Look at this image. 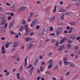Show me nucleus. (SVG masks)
I'll use <instances>...</instances> for the list:
<instances>
[{
	"instance_id": "22",
	"label": "nucleus",
	"mask_w": 80,
	"mask_h": 80,
	"mask_svg": "<svg viewBox=\"0 0 80 80\" xmlns=\"http://www.w3.org/2000/svg\"><path fill=\"white\" fill-rule=\"evenodd\" d=\"M20 29H19V31L20 32H22L23 30V29L24 28V27L23 26H21L20 28Z\"/></svg>"
},
{
	"instance_id": "62",
	"label": "nucleus",
	"mask_w": 80,
	"mask_h": 80,
	"mask_svg": "<svg viewBox=\"0 0 80 80\" xmlns=\"http://www.w3.org/2000/svg\"><path fill=\"white\" fill-rule=\"evenodd\" d=\"M50 8V7H48L46 8V11L48 10V9Z\"/></svg>"
},
{
	"instance_id": "55",
	"label": "nucleus",
	"mask_w": 80,
	"mask_h": 80,
	"mask_svg": "<svg viewBox=\"0 0 80 80\" xmlns=\"http://www.w3.org/2000/svg\"><path fill=\"white\" fill-rule=\"evenodd\" d=\"M62 61H61L59 63V65H62Z\"/></svg>"
},
{
	"instance_id": "1",
	"label": "nucleus",
	"mask_w": 80,
	"mask_h": 80,
	"mask_svg": "<svg viewBox=\"0 0 80 80\" xmlns=\"http://www.w3.org/2000/svg\"><path fill=\"white\" fill-rule=\"evenodd\" d=\"M63 31V29H62V27H59L58 28V30L56 31V36H58L60 35V34L62 33Z\"/></svg>"
},
{
	"instance_id": "50",
	"label": "nucleus",
	"mask_w": 80,
	"mask_h": 80,
	"mask_svg": "<svg viewBox=\"0 0 80 80\" xmlns=\"http://www.w3.org/2000/svg\"><path fill=\"white\" fill-rule=\"evenodd\" d=\"M20 71H22V66H21L20 69H19Z\"/></svg>"
},
{
	"instance_id": "16",
	"label": "nucleus",
	"mask_w": 80,
	"mask_h": 80,
	"mask_svg": "<svg viewBox=\"0 0 80 80\" xmlns=\"http://www.w3.org/2000/svg\"><path fill=\"white\" fill-rule=\"evenodd\" d=\"M27 58H26L25 59V65H24V67H26L25 65H27Z\"/></svg>"
},
{
	"instance_id": "43",
	"label": "nucleus",
	"mask_w": 80,
	"mask_h": 80,
	"mask_svg": "<svg viewBox=\"0 0 80 80\" xmlns=\"http://www.w3.org/2000/svg\"><path fill=\"white\" fill-rule=\"evenodd\" d=\"M40 73V70L38 69L37 71V73Z\"/></svg>"
},
{
	"instance_id": "53",
	"label": "nucleus",
	"mask_w": 80,
	"mask_h": 80,
	"mask_svg": "<svg viewBox=\"0 0 80 80\" xmlns=\"http://www.w3.org/2000/svg\"><path fill=\"white\" fill-rule=\"evenodd\" d=\"M32 67V65L30 64L29 66L27 68H29Z\"/></svg>"
},
{
	"instance_id": "37",
	"label": "nucleus",
	"mask_w": 80,
	"mask_h": 80,
	"mask_svg": "<svg viewBox=\"0 0 80 80\" xmlns=\"http://www.w3.org/2000/svg\"><path fill=\"white\" fill-rule=\"evenodd\" d=\"M69 74H70V72H66V73L65 74V76H67V75H69Z\"/></svg>"
},
{
	"instance_id": "61",
	"label": "nucleus",
	"mask_w": 80,
	"mask_h": 80,
	"mask_svg": "<svg viewBox=\"0 0 80 80\" xmlns=\"http://www.w3.org/2000/svg\"><path fill=\"white\" fill-rule=\"evenodd\" d=\"M16 38H18V35H17L15 36Z\"/></svg>"
},
{
	"instance_id": "23",
	"label": "nucleus",
	"mask_w": 80,
	"mask_h": 80,
	"mask_svg": "<svg viewBox=\"0 0 80 80\" xmlns=\"http://www.w3.org/2000/svg\"><path fill=\"white\" fill-rule=\"evenodd\" d=\"M70 24L71 25H76V24L75 23H74V22H71Z\"/></svg>"
},
{
	"instance_id": "25",
	"label": "nucleus",
	"mask_w": 80,
	"mask_h": 80,
	"mask_svg": "<svg viewBox=\"0 0 80 80\" xmlns=\"http://www.w3.org/2000/svg\"><path fill=\"white\" fill-rule=\"evenodd\" d=\"M5 46L6 48H8V47H9V44L8 43H6Z\"/></svg>"
},
{
	"instance_id": "20",
	"label": "nucleus",
	"mask_w": 80,
	"mask_h": 80,
	"mask_svg": "<svg viewBox=\"0 0 80 80\" xmlns=\"http://www.w3.org/2000/svg\"><path fill=\"white\" fill-rule=\"evenodd\" d=\"M0 18H3V19H4V18H5V15H3V14H1L0 15Z\"/></svg>"
},
{
	"instance_id": "40",
	"label": "nucleus",
	"mask_w": 80,
	"mask_h": 80,
	"mask_svg": "<svg viewBox=\"0 0 80 80\" xmlns=\"http://www.w3.org/2000/svg\"><path fill=\"white\" fill-rule=\"evenodd\" d=\"M46 31V29H43L42 30V33L44 34V33H45V32Z\"/></svg>"
},
{
	"instance_id": "39",
	"label": "nucleus",
	"mask_w": 80,
	"mask_h": 80,
	"mask_svg": "<svg viewBox=\"0 0 80 80\" xmlns=\"http://www.w3.org/2000/svg\"><path fill=\"white\" fill-rule=\"evenodd\" d=\"M58 44H59V42H58V41H57L56 43V46L57 47L58 45Z\"/></svg>"
},
{
	"instance_id": "12",
	"label": "nucleus",
	"mask_w": 80,
	"mask_h": 80,
	"mask_svg": "<svg viewBox=\"0 0 80 80\" xmlns=\"http://www.w3.org/2000/svg\"><path fill=\"white\" fill-rule=\"evenodd\" d=\"M64 47V46L63 45H62V46H60L59 47V49L58 50L59 52H61V51H62V50H63V48Z\"/></svg>"
},
{
	"instance_id": "19",
	"label": "nucleus",
	"mask_w": 80,
	"mask_h": 80,
	"mask_svg": "<svg viewBox=\"0 0 80 80\" xmlns=\"http://www.w3.org/2000/svg\"><path fill=\"white\" fill-rule=\"evenodd\" d=\"M29 45L30 46H29V47L28 48V49H30V48H32L33 46V44H31V42H30V43H29Z\"/></svg>"
},
{
	"instance_id": "21",
	"label": "nucleus",
	"mask_w": 80,
	"mask_h": 80,
	"mask_svg": "<svg viewBox=\"0 0 80 80\" xmlns=\"http://www.w3.org/2000/svg\"><path fill=\"white\" fill-rule=\"evenodd\" d=\"M55 17H52L51 18L50 21L51 22H53L54 20H55Z\"/></svg>"
},
{
	"instance_id": "41",
	"label": "nucleus",
	"mask_w": 80,
	"mask_h": 80,
	"mask_svg": "<svg viewBox=\"0 0 80 80\" xmlns=\"http://www.w3.org/2000/svg\"><path fill=\"white\" fill-rule=\"evenodd\" d=\"M75 49L76 50H77L78 49V46H76L75 47Z\"/></svg>"
},
{
	"instance_id": "29",
	"label": "nucleus",
	"mask_w": 80,
	"mask_h": 80,
	"mask_svg": "<svg viewBox=\"0 0 80 80\" xmlns=\"http://www.w3.org/2000/svg\"><path fill=\"white\" fill-rule=\"evenodd\" d=\"M64 18V15H63L62 16H61V19L62 20V21H63V19Z\"/></svg>"
},
{
	"instance_id": "28",
	"label": "nucleus",
	"mask_w": 80,
	"mask_h": 80,
	"mask_svg": "<svg viewBox=\"0 0 80 80\" xmlns=\"http://www.w3.org/2000/svg\"><path fill=\"white\" fill-rule=\"evenodd\" d=\"M10 33L11 35H13V34H15V32L12 31H11L10 32Z\"/></svg>"
},
{
	"instance_id": "2",
	"label": "nucleus",
	"mask_w": 80,
	"mask_h": 80,
	"mask_svg": "<svg viewBox=\"0 0 80 80\" xmlns=\"http://www.w3.org/2000/svg\"><path fill=\"white\" fill-rule=\"evenodd\" d=\"M24 28L26 31L25 33V35H28L30 28H29L28 27V25L27 24H26V25L24 26Z\"/></svg>"
},
{
	"instance_id": "47",
	"label": "nucleus",
	"mask_w": 80,
	"mask_h": 80,
	"mask_svg": "<svg viewBox=\"0 0 80 80\" xmlns=\"http://www.w3.org/2000/svg\"><path fill=\"white\" fill-rule=\"evenodd\" d=\"M10 73V72H7L6 73V75L7 76H8V75H9Z\"/></svg>"
},
{
	"instance_id": "63",
	"label": "nucleus",
	"mask_w": 80,
	"mask_h": 80,
	"mask_svg": "<svg viewBox=\"0 0 80 80\" xmlns=\"http://www.w3.org/2000/svg\"><path fill=\"white\" fill-rule=\"evenodd\" d=\"M52 78L53 80H56V78L55 77H52Z\"/></svg>"
},
{
	"instance_id": "31",
	"label": "nucleus",
	"mask_w": 80,
	"mask_h": 80,
	"mask_svg": "<svg viewBox=\"0 0 80 80\" xmlns=\"http://www.w3.org/2000/svg\"><path fill=\"white\" fill-rule=\"evenodd\" d=\"M22 22H23L22 23L23 25H25L26 24V22H25V20H23Z\"/></svg>"
},
{
	"instance_id": "7",
	"label": "nucleus",
	"mask_w": 80,
	"mask_h": 80,
	"mask_svg": "<svg viewBox=\"0 0 80 80\" xmlns=\"http://www.w3.org/2000/svg\"><path fill=\"white\" fill-rule=\"evenodd\" d=\"M68 38V37H64L60 41L59 44L60 45H62L63 43H64L65 41V40H67Z\"/></svg>"
},
{
	"instance_id": "64",
	"label": "nucleus",
	"mask_w": 80,
	"mask_h": 80,
	"mask_svg": "<svg viewBox=\"0 0 80 80\" xmlns=\"http://www.w3.org/2000/svg\"><path fill=\"white\" fill-rule=\"evenodd\" d=\"M16 71V68H15L13 69V72H15Z\"/></svg>"
},
{
	"instance_id": "34",
	"label": "nucleus",
	"mask_w": 80,
	"mask_h": 80,
	"mask_svg": "<svg viewBox=\"0 0 80 80\" xmlns=\"http://www.w3.org/2000/svg\"><path fill=\"white\" fill-rule=\"evenodd\" d=\"M40 71L42 72L43 70V68H42V67L41 66L40 68Z\"/></svg>"
},
{
	"instance_id": "13",
	"label": "nucleus",
	"mask_w": 80,
	"mask_h": 80,
	"mask_svg": "<svg viewBox=\"0 0 80 80\" xmlns=\"http://www.w3.org/2000/svg\"><path fill=\"white\" fill-rule=\"evenodd\" d=\"M14 22H15V20H13L11 23L9 24V27L10 28H12V25H13V23H14Z\"/></svg>"
},
{
	"instance_id": "42",
	"label": "nucleus",
	"mask_w": 80,
	"mask_h": 80,
	"mask_svg": "<svg viewBox=\"0 0 80 80\" xmlns=\"http://www.w3.org/2000/svg\"><path fill=\"white\" fill-rule=\"evenodd\" d=\"M6 5H7V6H10V4L8 2H7L6 4Z\"/></svg>"
},
{
	"instance_id": "15",
	"label": "nucleus",
	"mask_w": 80,
	"mask_h": 80,
	"mask_svg": "<svg viewBox=\"0 0 80 80\" xmlns=\"http://www.w3.org/2000/svg\"><path fill=\"white\" fill-rule=\"evenodd\" d=\"M70 67H71L74 68V67H75V64H74V63L73 62H71L70 63Z\"/></svg>"
},
{
	"instance_id": "24",
	"label": "nucleus",
	"mask_w": 80,
	"mask_h": 80,
	"mask_svg": "<svg viewBox=\"0 0 80 80\" xmlns=\"http://www.w3.org/2000/svg\"><path fill=\"white\" fill-rule=\"evenodd\" d=\"M65 9H61L60 10H59V12H65Z\"/></svg>"
},
{
	"instance_id": "3",
	"label": "nucleus",
	"mask_w": 80,
	"mask_h": 80,
	"mask_svg": "<svg viewBox=\"0 0 80 80\" xmlns=\"http://www.w3.org/2000/svg\"><path fill=\"white\" fill-rule=\"evenodd\" d=\"M48 64H49L48 67V68H52V66H53V61L52 60H49V61L48 62Z\"/></svg>"
},
{
	"instance_id": "56",
	"label": "nucleus",
	"mask_w": 80,
	"mask_h": 80,
	"mask_svg": "<svg viewBox=\"0 0 80 80\" xmlns=\"http://www.w3.org/2000/svg\"><path fill=\"white\" fill-rule=\"evenodd\" d=\"M52 43H55V39H53L52 41Z\"/></svg>"
},
{
	"instance_id": "52",
	"label": "nucleus",
	"mask_w": 80,
	"mask_h": 80,
	"mask_svg": "<svg viewBox=\"0 0 80 80\" xmlns=\"http://www.w3.org/2000/svg\"><path fill=\"white\" fill-rule=\"evenodd\" d=\"M11 17H12V16H14V14H13V13H12V12H11Z\"/></svg>"
},
{
	"instance_id": "35",
	"label": "nucleus",
	"mask_w": 80,
	"mask_h": 80,
	"mask_svg": "<svg viewBox=\"0 0 80 80\" xmlns=\"http://www.w3.org/2000/svg\"><path fill=\"white\" fill-rule=\"evenodd\" d=\"M46 74L47 75H50V73L48 71H46Z\"/></svg>"
},
{
	"instance_id": "8",
	"label": "nucleus",
	"mask_w": 80,
	"mask_h": 80,
	"mask_svg": "<svg viewBox=\"0 0 80 80\" xmlns=\"http://www.w3.org/2000/svg\"><path fill=\"white\" fill-rule=\"evenodd\" d=\"M1 52L2 54L5 53V45H3L1 48Z\"/></svg>"
},
{
	"instance_id": "5",
	"label": "nucleus",
	"mask_w": 80,
	"mask_h": 80,
	"mask_svg": "<svg viewBox=\"0 0 80 80\" xmlns=\"http://www.w3.org/2000/svg\"><path fill=\"white\" fill-rule=\"evenodd\" d=\"M63 59L64 64L66 65H66H68L69 64V62H67V58L64 57L63 58Z\"/></svg>"
},
{
	"instance_id": "36",
	"label": "nucleus",
	"mask_w": 80,
	"mask_h": 80,
	"mask_svg": "<svg viewBox=\"0 0 80 80\" xmlns=\"http://www.w3.org/2000/svg\"><path fill=\"white\" fill-rule=\"evenodd\" d=\"M53 27H51L50 28V32H51V31H52V30H53Z\"/></svg>"
},
{
	"instance_id": "57",
	"label": "nucleus",
	"mask_w": 80,
	"mask_h": 80,
	"mask_svg": "<svg viewBox=\"0 0 80 80\" xmlns=\"http://www.w3.org/2000/svg\"><path fill=\"white\" fill-rule=\"evenodd\" d=\"M50 40L49 39H47L45 40V42L46 43V42H48Z\"/></svg>"
},
{
	"instance_id": "60",
	"label": "nucleus",
	"mask_w": 80,
	"mask_h": 80,
	"mask_svg": "<svg viewBox=\"0 0 80 80\" xmlns=\"http://www.w3.org/2000/svg\"><path fill=\"white\" fill-rule=\"evenodd\" d=\"M41 78V77L38 76V77L37 78V80H38L39 79H40Z\"/></svg>"
},
{
	"instance_id": "14",
	"label": "nucleus",
	"mask_w": 80,
	"mask_h": 80,
	"mask_svg": "<svg viewBox=\"0 0 80 80\" xmlns=\"http://www.w3.org/2000/svg\"><path fill=\"white\" fill-rule=\"evenodd\" d=\"M71 39L72 40H75L76 39V36L75 35H72L71 36Z\"/></svg>"
},
{
	"instance_id": "30",
	"label": "nucleus",
	"mask_w": 80,
	"mask_h": 80,
	"mask_svg": "<svg viewBox=\"0 0 80 80\" xmlns=\"http://www.w3.org/2000/svg\"><path fill=\"white\" fill-rule=\"evenodd\" d=\"M54 70H57V69H58V66L56 65V66H55L54 68Z\"/></svg>"
},
{
	"instance_id": "45",
	"label": "nucleus",
	"mask_w": 80,
	"mask_h": 80,
	"mask_svg": "<svg viewBox=\"0 0 80 80\" xmlns=\"http://www.w3.org/2000/svg\"><path fill=\"white\" fill-rule=\"evenodd\" d=\"M11 18H12V17H11L10 16H9V17H8V20H10V19H11Z\"/></svg>"
},
{
	"instance_id": "4",
	"label": "nucleus",
	"mask_w": 80,
	"mask_h": 80,
	"mask_svg": "<svg viewBox=\"0 0 80 80\" xmlns=\"http://www.w3.org/2000/svg\"><path fill=\"white\" fill-rule=\"evenodd\" d=\"M37 19H34L30 25L31 27H33L34 25H35L37 23Z\"/></svg>"
},
{
	"instance_id": "51",
	"label": "nucleus",
	"mask_w": 80,
	"mask_h": 80,
	"mask_svg": "<svg viewBox=\"0 0 80 80\" xmlns=\"http://www.w3.org/2000/svg\"><path fill=\"white\" fill-rule=\"evenodd\" d=\"M34 34V32H31V33H30V36H32V35Z\"/></svg>"
},
{
	"instance_id": "48",
	"label": "nucleus",
	"mask_w": 80,
	"mask_h": 80,
	"mask_svg": "<svg viewBox=\"0 0 80 80\" xmlns=\"http://www.w3.org/2000/svg\"><path fill=\"white\" fill-rule=\"evenodd\" d=\"M45 64V63L44 62V61H42V65H44Z\"/></svg>"
},
{
	"instance_id": "46",
	"label": "nucleus",
	"mask_w": 80,
	"mask_h": 80,
	"mask_svg": "<svg viewBox=\"0 0 80 80\" xmlns=\"http://www.w3.org/2000/svg\"><path fill=\"white\" fill-rule=\"evenodd\" d=\"M50 36H53V35H55V33H51L50 34Z\"/></svg>"
},
{
	"instance_id": "33",
	"label": "nucleus",
	"mask_w": 80,
	"mask_h": 80,
	"mask_svg": "<svg viewBox=\"0 0 80 80\" xmlns=\"http://www.w3.org/2000/svg\"><path fill=\"white\" fill-rule=\"evenodd\" d=\"M40 28V26L38 25H37V26L36 27V28L37 30H38V29H39Z\"/></svg>"
},
{
	"instance_id": "26",
	"label": "nucleus",
	"mask_w": 80,
	"mask_h": 80,
	"mask_svg": "<svg viewBox=\"0 0 80 80\" xmlns=\"http://www.w3.org/2000/svg\"><path fill=\"white\" fill-rule=\"evenodd\" d=\"M70 46H71V44H68V50H69V49H70Z\"/></svg>"
},
{
	"instance_id": "38",
	"label": "nucleus",
	"mask_w": 80,
	"mask_h": 80,
	"mask_svg": "<svg viewBox=\"0 0 80 80\" xmlns=\"http://www.w3.org/2000/svg\"><path fill=\"white\" fill-rule=\"evenodd\" d=\"M44 34L42 32L41 33H40L39 36H40V37H42V36H43V35Z\"/></svg>"
},
{
	"instance_id": "9",
	"label": "nucleus",
	"mask_w": 80,
	"mask_h": 80,
	"mask_svg": "<svg viewBox=\"0 0 80 80\" xmlns=\"http://www.w3.org/2000/svg\"><path fill=\"white\" fill-rule=\"evenodd\" d=\"M38 62H39V61L38 59H37L35 60V62L34 63V65L35 67L37 65V63H38Z\"/></svg>"
},
{
	"instance_id": "10",
	"label": "nucleus",
	"mask_w": 80,
	"mask_h": 80,
	"mask_svg": "<svg viewBox=\"0 0 80 80\" xmlns=\"http://www.w3.org/2000/svg\"><path fill=\"white\" fill-rule=\"evenodd\" d=\"M33 66H32V68L30 69V74L29 75L30 76V75H32V73H33Z\"/></svg>"
},
{
	"instance_id": "54",
	"label": "nucleus",
	"mask_w": 80,
	"mask_h": 80,
	"mask_svg": "<svg viewBox=\"0 0 80 80\" xmlns=\"http://www.w3.org/2000/svg\"><path fill=\"white\" fill-rule=\"evenodd\" d=\"M7 42L9 44H9H12V42H9L7 41Z\"/></svg>"
},
{
	"instance_id": "17",
	"label": "nucleus",
	"mask_w": 80,
	"mask_h": 80,
	"mask_svg": "<svg viewBox=\"0 0 80 80\" xmlns=\"http://www.w3.org/2000/svg\"><path fill=\"white\" fill-rule=\"evenodd\" d=\"M25 9H26V7H23L20 8V11H22V10H25Z\"/></svg>"
},
{
	"instance_id": "6",
	"label": "nucleus",
	"mask_w": 80,
	"mask_h": 80,
	"mask_svg": "<svg viewBox=\"0 0 80 80\" xmlns=\"http://www.w3.org/2000/svg\"><path fill=\"white\" fill-rule=\"evenodd\" d=\"M5 25L4 28H7V24L6 23L5 20H2V23H1V25Z\"/></svg>"
},
{
	"instance_id": "49",
	"label": "nucleus",
	"mask_w": 80,
	"mask_h": 80,
	"mask_svg": "<svg viewBox=\"0 0 80 80\" xmlns=\"http://www.w3.org/2000/svg\"><path fill=\"white\" fill-rule=\"evenodd\" d=\"M67 42H69V43H73V41H71L70 40L68 41Z\"/></svg>"
},
{
	"instance_id": "11",
	"label": "nucleus",
	"mask_w": 80,
	"mask_h": 80,
	"mask_svg": "<svg viewBox=\"0 0 80 80\" xmlns=\"http://www.w3.org/2000/svg\"><path fill=\"white\" fill-rule=\"evenodd\" d=\"M19 44L17 42H14V45L13 46V47L14 48H16L17 47L18 45Z\"/></svg>"
},
{
	"instance_id": "58",
	"label": "nucleus",
	"mask_w": 80,
	"mask_h": 80,
	"mask_svg": "<svg viewBox=\"0 0 80 80\" xmlns=\"http://www.w3.org/2000/svg\"><path fill=\"white\" fill-rule=\"evenodd\" d=\"M33 14H34L33 13V12H32L30 13V16H32V15H33Z\"/></svg>"
},
{
	"instance_id": "59",
	"label": "nucleus",
	"mask_w": 80,
	"mask_h": 80,
	"mask_svg": "<svg viewBox=\"0 0 80 80\" xmlns=\"http://www.w3.org/2000/svg\"><path fill=\"white\" fill-rule=\"evenodd\" d=\"M51 55H52V52H51L50 53H49L48 55V57H50Z\"/></svg>"
},
{
	"instance_id": "27",
	"label": "nucleus",
	"mask_w": 80,
	"mask_h": 80,
	"mask_svg": "<svg viewBox=\"0 0 80 80\" xmlns=\"http://www.w3.org/2000/svg\"><path fill=\"white\" fill-rule=\"evenodd\" d=\"M11 8H12V10H15V6L14 5L12 6V7H11Z\"/></svg>"
},
{
	"instance_id": "32",
	"label": "nucleus",
	"mask_w": 80,
	"mask_h": 80,
	"mask_svg": "<svg viewBox=\"0 0 80 80\" xmlns=\"http://www.w3.org/2000/svg\"><path fill=\"white\" fill-rule=\"evenodd\" d=\"M56 10H57V9H56V5H55L54 6V9L53 10V12H55V11H56Z\"/></svg>"
},
{
	"instance_id": "44",
	"label": "nucleus",
	"mask_w": 80,
	"mask_h": 80,
	"mask_svg": "<svg viewBox=\"0 0 80 80\" xmlns=\"http://www.w3.org/2000/svg\"><path fill=\"white\" fill-rule=\"evenodd\" d=\"M64 33L65 34H67V33H68V31H67L66 30H65L64 31Z\"/></svg>"
},
{
	"instance_id": "18",
	"label": "nucleus",
	"mask_w": 80,
	"mask_h": 80,
	"mask_svg": "<svg viewBox=\"0 0 80 80\" xmlns=\"http://www.w3.org/2000/svg\"><path fill=\"white\" fill-rule=\"evenodd\" d=\"M80 0H78V1L76 2V5L77 6H78V5H80Z\"/></svg>"
}]
</instances>
